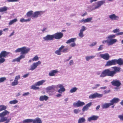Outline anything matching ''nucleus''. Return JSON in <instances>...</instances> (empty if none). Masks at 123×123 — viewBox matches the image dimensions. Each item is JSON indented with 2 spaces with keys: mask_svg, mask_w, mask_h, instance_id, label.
I'll return each instance as SVG.
<instances>
[{
  "mask_svg": "<svg viewBox=\"0 0 123 123\" xmlns=\"http://www.w3.org/2000/svg\"><path fill=\"white\" fill-rule=\"evenodd\" d=\"M111 68V70L108 68L103 70L101 73L100 77H104L107 76L112 77L117 73L120 72L121 69L120 67L116 66L113 67Z\"/></svg>",
  "mask_w": 123,
  "mask_h": 123,
  "instance_id": "obj_1",
  "label": "nucleus"
},
{
  "mask_svg": "<svg viewBox=\"0 0 123 123\" xmlns=\"http://www.w3.org/2000/svg\"><path fill=\"white\" fill-rule=\"evenodd\" d=\"M30 50L29 48H27L26 47H24L17 49L15 51L16 53L21 52V54H24L27 53L30 51Z\"/></svg>",
  "mask_w": 123,
  "mask_h": 123,
  "instance_id": "obj_2",
  "label": "nucleus"
},
{
  "mask_svg": "<svg viewBox=\"0 0 123 123\" xmlns=\"http://www.w3.org/2000/svg\"><path fill=\"white\" fill-rule=\"evenodd\" d=\"M41 64V62L40 61L38 62L34 63L30 66V68L29 69V70H33L37 68V67Z\"/></svg>",
  "mask_w": 123,
  "mask_h": 123,
  "instance_id": "obj_3",
  "label": "nucleus"
},
{
  "mask_svg": "<svg viewBox=\"0 0 123 123\" xmlns=\"http://www.w3.org/2000/svg\"><path fill=\"white\" fill-rule=\"evenodd\" d=\"M103 94H99L98 93L92 94L89 96L90 99H93L96 98H100L102 97Z\"/></svg>",
  "mask_w": 123,
  "mask_h": 123,
  "instance_id": "obj_4",
  "label": "nucleus"
},
{
  "mask_svg": "<svg viewBox=\"0 0 123 123\" xmlns=\"http://www.w3.org/2000/svg\"><path fill=\"white\" fill-rule=\"evenodd\" d=\"M56 88L57 89L60 88L58 91V92L60 93H62V92H64L65 91V89L64 88V86L62 84H58L57 85Z\"/></svg>",
  "mask_w": 123,
  "mask_h": 123,
  "instance_id": "obj_5",
  "label": "nucleus"
},
{
  "mask_svg": "<svg viewBox=\"0 0 123 123\" xmlns=\"http://www.w3.org/2000/svg\"><path fill=\"white\" fill-rule=\"evenodd\" d=\"M111 83L112 85L117 87H119L121 85V83L119 81L117 80H113L111 82Z\"/></svg>",
  "mask_w": 123,
  "mask_h": 123,
  "instance_id": "obj_6",
  "label": "nucleus"
},
{
  "mask_svg": "<svg viewBox=\"0 0 123 123\" xmlns=\"http://www.w3.org/2000/svg\"><path fill=\"white\" fill-rule=\"evenodd\" d=\"M54 35V38L56 39H59L61 38L63 36V33L61 32L56 33Z\"/></svg>",
  "mask_w": 123,
  "mask_h": 123,
  "instance_id": "obj_7",
  "label": "nucleus"
},
{
  "mask_svg": "<svg viewBox=\"0 0 123 123\" xmlns=\"http://www.w3.org/2000/svg\"><path fill=\"white\" fill-rule=\"evenodd\" d=\"M43 12L42 11H36L34 12L32 16V17L33 18H37L39 16H41L43 13Z\"/></svg>",
  "mask_w": 123,
  "mask_h": 123,
  "instance_id": "obj_8",
  "label": "nucleus"
},
{
  "mask_svg": "<svg viewBox=\"0 0 123 123\" xmlns=\"http://www.w3.org/2000/svg\"><path fill=\"white\" fill-rule=\"evenodd\" d=\"M54 35H48L45 37H43V39L46 41L51 40L53 39L54 37Z\"/></svg>",
  "mask_w": 123,
  "mask_h": 123,
  "instance_id": "obj_9",
  "label": "nucleus"
},
{
  "mask_svg": "<svg viewBox=\"0 0 123 123\" xmlns=\"http://www.w3.org/2000/svg\"><path fill=\"white\" fill-rule=\"evenodd\" d=\"M85 104V103L84 102H81L79 100L76 103H74L73 104V105L74 107H78L82 106Z\"/></svg>",
  "mask_w": 123,
  "mask_h": 123,
  "instance_id": "obj_10",
  "label": "nucleus"
},
{
  "mask_svg": "<svg viewBox=\"0 0 123 123\" xmlns=\"http://www.w3.org/2000/svg\"><path fill=\"white\" fill-rule=\"evenodd\" d=\"M115 65L114 59L109 60L107 61L105 65V66H110L112 65Z\"/></svg>",
  "mask_w": 123,
  "mask_h": 123,
  "instance_id": "obj_11",
  "label": "nucleus"
},
{
  "mask_svg": "<svg viewBox=\"0 0 123 123\" xmlns=\"http://www.w3.org/2000/svg\"><path fill=\"white\" fill-rule=\"evenodd\" d=\"M10 53L5 51H2L0 54V58L6 57Z\"/></svg>",
  "mask_w": 123,
  "mask_h": 123,
  "instance_id": "obj_12",
  "label": "nucleus"
},
{
  "mask_svg": "<svg viewBox=\"0 0 123 123\" xmlns=\"http://www.w3.org/2000/svg\"><path fill=\"white\" fill-rule=\"evenodd\" d=\"M82 29L80 30L79 33V36L80 38L83 37L84 36L83 32L86 30V27L84 26L82 27Z\"/></svg>",
  "mask_w": 123,
  "mask_h": 123,
  "instance_id": "obj_13",
  "label": "nucleus"
},
{
  "mask_svg": "<svg viewBox=\"0 0 123 123\" xmlns=\"http://www.w3.org/2000/svg\"><path fill=\"white\" fill-rule=\"evenodd\" d=\"M1 117L0 119V123L5 122L4 123H8L9 122L10 120L11 119H8L6 117Z\"/></svg>",
  "mask_w": 123,
  "mask_h": 123,
  "instance_id": "obj_14",
  "label": "nucleus"
},
{
  "mask_svg": "<svg viewBox=\"0 0 123 123\" xmlns=\"http://www.w3.org/2000/svg\"><path fill=\"white\" fill-rule=\"evenodd\" d=\"M100 56L101 58L106 60H108L110 58V56L107 53L104 54H101L100 55Z\"/></svg>",
  "mask_w": 123,
  "mask_h": 123,
  "instance_id": "obj_15",
  "label": "nucleus"
},
{
  "mask_svg": "<svg viewBox=\"0 0 123 123\" xmlns=\"http://www.w3.org/2000/svg\"><path fill=\"white\" fill-rule=\"evenodd\" d=\"M115 65L117 64L119 65H123V60L121 58H119L118 59H114Z\"/></svg>",
  "mask_w": 123,
  "mask_h": 123,
  "instance_id": "obj_16",
  "label": "nucleus"
},
{
  "mask_svg": "<svg viewBox=\"0 0 123 123\" xmlns=\"http://www.w3.org/2000/svg\"><path fill=\"white\" fill-rule=\"evenodd\" d=\"M55 86L52 85L51 86H49L47 87V90L48 92H52L55 91Z\"/></svg>",
  "mask_w": 123,
  "mask_h": 123,
  "instance_id": "obj_17",
  "label": "nucleus"
},
{
  "mask_svg": "<svg viewBox=\"0 0 123 123\" xmlns=\"http://www.w3.org/2000/svg\"><path fill=\"white\" fill-rule=\"evenodd\" d=\"M119 100H120L118 98H114L110 100V103L112 105H113L114 104H116L118 103Z\"/></svg>",
  "mask_w": 123,
  "mask_h": 123,
  "instance_id": "obj_18",
  "label": "nucleus"
},
{
  "mask_svg": "<svg viewBox=\"0 0 123 123\" xmlns=\"http://www.w3.org/2000/svg\"><path fill=\"white\" fill-rule=\"evenodd\" d=\"M99 117L97 116L93 115L88 118V121L90 122L91 121L97 120L98 118Z\"/></svg>",
  "mask_w": 123,
  "mask_h": 123,
  "instance_id": "obj_19",
  "label": "nucleus"
},
{
  "mask_svg": "<svg viewBox=\"0 0 123 123\" xmlns=\"http://www.w3.org/2000/svg\"><path fill=\"white\" fill-rule=\"evenodd\" d=\"M109 18L112 20H117L118 19L119 17L114 14H113L109 16Z\"/></svg>",
  "mask_w": 123,
  "mask_h": 123,
  "instance_id": "obj_20",
  "label": "nucleus"
},
{
  "mask_svg": "<svg viewBox=\"0 0 123 123\" xmlns=\"http://www.w3.org/2000/svg\"><path fill=\"white\" fill-rule=\"evenodd\" d=\"M105 3V1L104 0H101L98 2L97 4V6L95 7V8L96 9L98 8Z\"/></svg>",
  "mask_w": 123,
  "mask_h": 123,
  "instance_id": "obj_21",
  "label": "nucleus"
},
{
  "mask_svg": "<svg viewBox=\"0 0 123 123\" xmlns=\"http://www.w3.org/2000/svg\"><path fill=\"white\" fill-rule=\"evenodd\" d=\"M92 103L91 102L87 104L85 106H84L82 109V111H85L87 110L88 108L91 105Z\"/></svg>",
  "mask_w": 123,
  "mask_h": 123,
  "instance_id": "obj_22",
  "label": "nucleus"
},
{
  "mask_svg": "<svg viewBox=\"0 0 123 123\" xmlns=\"http://www.w3.org/2000/svg\"><path fill=\"white\" fill-rule=\"evenodd\" d=\"M49 98L48 96L46 95L41 96L39 98V100L40 101H43L44 100L47 101Z\"/></svg>",
  "mask_w": 123,
  "mask_h": 123,
  "instance_id": "obj_23",
  "label": "nucleus"
},
{
  "mask_svg": "<svg viewBox=\"0 0 123 123\" xmlns=\"http://www.w3.org/2000/svg\"><path fill=\"white\" fill-rule=\"evenodd\" d=\"M1 113H0V117H4L6 115L9 114V112L7 110Z\"/></svg>",
  "mask_w": 123,
  "mask_h": 123,
  "instance_id": "obj_24",
  "label": "nucleus"
},
{
  "mask_svg": "<svg viewBox=\"0 0 123 123\" xmlns=\"http://www.w3.org/2000/svg\"><path fill=\"white\" fill-rule=\"evenodd\" d=\"M32 123H42L41 119L39 118H36L35 119H33Z\"/></svg>",
  "mask_w": 123,
  "mask_h": 123,
  "instance_id": "obj_25",
  "label": "nucleus"
},
{
  "mask_svg": "<svg viewBox=\"0 0 123 123\" xmlns=\"http://www.w3.org/2000/svg\"><path fill=\"white\" fill-rule=\"evenodd\" d=\"M111 105H112L110 103H105L102 105V107L103 108L106 109L109 108Z\"/></svg>",
  "mask_w": 123,
  "mask_h": 123,
  "instance_id": "obj_26",
  "label": "nucleus"
},
{
  "mask_svg": "<svg viewBox=\"0 0 123 123\" xmlns=\"http://www.w3.org/2000/svg\"><path fill=\"white\" fill-rule=\"evenodd\" d=\"M92 17L87 18L85 20H84V19H83L82 20L80 21V22L81 23H82L83 22H84L85 23L88 22L92 20Z\"/></svg>",
  "mask_w": 123,
  "mask_h": 123,
  "instance_id": "obj_27",
  "label": "nucleus"
},
{
  "mask_svg": "<svg viewBox=\"0 0 123 123\" xmlns=\"http://www.w3.org/2000/svg\"><path fill=\"white\" fill-rule=\"evenodd\" d=\"M58 72V71L56 70H52L49 73V75L50 76H54L55 74L57 73Z\"/></svg>",
  "mask_w": 123,
  "mask_h": 123,
  "instance_id": "obj_28",
  "label": "nucleus"
},
{
  "mask_svg": "<svg viewBox=\"0 0 123 123\" xmlns=\"http://www.w3.org/2000/svg\"><path fill=\"white\" fill-rule=\"evenodd\" d=\"M110 40L109 41L108 46L112 45L115 43L117 41V40L116 39H114Z\"/></svg>",
  "mask_w": 123,
  "mask_h": 123,
  "instance_id": "obj_29",
  "label": "nucleus"
},
{
  "mask_svg": "<svg viewBox=\"0 0 123 123\" xmlns=\"http://www.w3.org/2000/svg\"><path fill=\"white\" fill-rule=\"evenodd\" d=\"M45 81L44 80H43L40 81H39L35 83V85L36 86H40L42 85L43 83Z\"/></svg>",
  "mask_w": 123,
  "mask_h": 123,
  "instance_id": "obj_30",
  "label": "nucleus"
},
{
  "mask_svg": "<svg viewBox=\"0 0 123 123\" xmlns=\"http://www.w3.org/2000/svg\"><path fill=\"white\" fill-rule=\"evenodd\" d=\"M7 9L8 7L5 6H4L3 7H0V12H6L7 11Z\"/></svg>",
  "mask_w": 123,
  "mask_h": 123,
  "instance_id": "obj_31",
  "label": "nucleus"
},
{
  "mask_svg": "<svg viewBox=\"0 0 123 123\" xmlns=\"http://www.w3.org/2000/svg\"><path fill=\"white\" fill-rule=\"evenodd\" d=\"M85 119L84 117H80L78 120V123H84L85 121Z\"/></svg>",
  "mask_w": 123,
  "mask_h": 123,
  "instance_id": "obj_32",
  "label": "nucleus"
},
{
  "mask_svg": "<svg viewBox=\"0 0 123 123\" xmlns=\"http://www.w3.org/2000/svg\"><path fill=\"white\" fill-rule=\"evenodd\" d=\"M33 119H27L24 120L23 121V123H29L32 122Z\"/></svg>",
  "mask_w": 123,
  "mask_h": 123,
  "instance_id": "obj_33",
  "label": "nucleus"
},
{
  "mask_svg": "<svg viewBox=\"0 0 123 123\" xmlns=\"http://www.w3.org/2000/svg\"><path fill=\"white\" fill-rule=\"evenodd\" d=\"M17 20V18H15L11 20L9 23V25H11L14 23L16 22Z\"/></svg>",
  "mask_w": 123,
  "mask_h": 123,
  "instance_id": "obj_34",
  "label": "nucleus"
},
{
  "mask_svg": "<svg viewBox=\"0 0 123 123\" xmlns=\"http://www.w3.org/2000/svg\"><path fill=\"white\" fill-rule=\"evenodd\" d=\"M33 12L32 11H30L28 12L26 14V16L27 17H30L33 14Z\"/></svg>",
  "mask_w": 123,
  "mask_h": 123,
  "instance_id": "obj_35",
  "label": "nucleus"
},
{
  "mask_svg": "<svg viewBox=\"0 0 123 123\" xmlns=\"http://www.w3.org/2000/svg\"><path fill=\"white\" fill-rule=\"evenodd\" d=\"M76 38H71V39L68 40L66 42V43L67 44L69 43L72 42H74L76 40Z\"/></svg>",
  "mask_w": 123,
  "mask_h": 123,
  "instance_id": "obj_36",
  "label": "nucleus"
},
{
  "mask_svg": "<svg viewBox=\"0 0 123 123\" xmlns=\"http://www.w3.org/2000/svg\"><path fill=\"white\" fill-rule=\"evenodd\" d=\"M6 108V107L4 105H0V112L5 110Z\"/></svg>",
  "mask_w": 123,
  "mask_h": 123,
  "instance_id": "obj_37",
  "label": "nucleus"
},
{
  "mask_svg": "<svg viewBox=\"0 0 123 123\" xmlns=\"http://www.w3.org/2000/svg\"><path fill=\"white\" fill-rule=\"evenodd\" d=\"M18 102V101L16 99L11 101L9 102V103L10 104H14L17 103Z\"/></svg>",
  "mask_w": 123,
  "mask_h": 123,
  "instance_id": "obj_38",
  "label": "nucleus"
},
{
  "mask_svg": "<svg viewBox=\"0 0 123 123\" xmlns=\"http://www.w3.org/2000/svg\"><path fill=\"white\" fill-rule=\"evenodd\" d=\"M95 56H86V59L87 61H89L90 59L93 58Z\"/></svg>",
  "mask_w": 123,
  "mask_h": 123,
  "instance_id": "obj_39",
  "label": "nucleus"
},
{
  "mask_svg": "<svg viewBox=\"0 0 123 123\" xmlns=\"http://www.w3.org/2000/svg\"><path fill=\"white\" fill-rule=\"evenodd\" d=\"M18 81H16V80H14L13 82H12V86H14L16 85L18 83Z\"/></svg>",
  "mask_w": 123,
  "mask_h": 123,
  "instance_id": "obj_40",
  "label": "nucleus"
},
{
  "mask_svg": "<svg viewBox=\"0 0 123 123\" xmlns=\"http://www.w3.org/2000/svg\"><path fill=\"white\" fill-rule=\"evenodd\" d=\"M77 90V88L76 87H74L71 89L70 90V92L71 93H73L75 92Z\"/></svg>",
  "mask_w": 123,
  "mask_h": 123,
  "instance_id": "obj_41",
  "label": "nucleus"
},
{
  "mask_svg": "<svg viewBox=\"0 0 123 123\" xmlns=\"http://www.w3.org/2000/svg\"><path fill=\"white\" fill-rule=\"evenodd\" d=\"M31 88L34 90H38L39 89V87L36 86L35 85L32 86H31Z\"/></svg>",
  "mask_w": 123,
  "mask_h": 123,
  "instance_id": "obj_42",
  "label": "nucleus"
},
{
  "mask_svg": "<svg viewBox=\"0 0 123 123\" xmlns=\"http://www.w3.org/2000/svg\"><path fill=\"white\" fill-rule=\"evenodd\" d=\"M30 20V18L28 19H25L23 18H22L20 19V21L22 22H24L29 21Z\"/></svg>",
  "mask_w": 123,
  "mask_h": 123,
  "instance_id": "obj_43",
  "label": "nucleus"
},
{
  "mask_svg": "<svg viewBox=\"0 0 123 123\" xmlns=\"http://www.w3.org/2000/svg\"><path fill=\"white\" fill-rule=\"evenodd\" d=\"M6 80V78L5 77L0 78V83L3 82Z\"/></svg>",
  "mask_w": 123,
  "mask_h": 123,
  "instance_id": "obj_44",
  "label": "nucleus"
},
{
  "mask_svg": "<svg viewBox=\"0 0 123 123\" xmlns=\"http://www.w3.org/2000/svg\"><path fill=\"white\" fill-rule=\"evenodd\" d=\"M38 57L37 55L35 56L32 59V61H36L38 59Z\"/></svg>",
  "mask_w": 123,
  "mask_h": 123,
  "instance_id": "obj_45",
  "label": "nucleus"
},
{
  "mask_svg": "<svg viewBox=\"0 0 123 123\" xmlns=\"http://www.w3.org/2000/svg\"><path fill=\"white\" fill-rule=\"evenodd\" d=\"M68 51V48H66L63 49L62 52L64 53H66Z\"/></svg>",
  "mask_w": 123,
  "mask_h": 123,
  "instance_id": "obj_46",
  "label": "nucleus"
},
{
  "mask_svg": "<svg viewBox=\"0 0 123 123\" xmlns=\"http://www.w3.org/2000/svg\"><path fill=\"white\" fill-rule=\"evenodd\" d=\"M5 60V59L4 58H0V64L3 63Z\"/></svg>",
  "mask_w": 123,
  "mask_h": 123,
  "instance_id": "obj_47",
  "label": "nucleus"
},
{
  "mask_svg": "<svg viewBox=\"0 0 123 123\" xmlns=\"http://www.w3.org/2000/svg\"><path fill=\"white\" fill-rule=\"evenodd\" d=\"M115 36L114 35H110L108 37V38L109 39H111V38H114L115 37Z\"/></svg>",
  "mask_w": 123,
  "mask_h": 123,
  "instance_id": "obj_48",
  "label": "nucleus"
},
{
  "mask_svg": "<svg viewBox=\"0 0 123 123\" xmlns=\"http://www.w3.org/2000/svg\"><path fill=\"white\" fill-rule=\"evenodd\" d=\"M61 52L59 50H56L55 53V54L58 55H60L61 54Z\"/></svg>",
  "mask_w": 123,
  "mask_h": 123,
  "instance_id": "obj_49",
  "label": "nucleus"
},
{
  "mask_svg": "<svg viewBox=\"0 0 123 123\" xmlns=\"http://www.w3.org/2000/svg\"><path fill=\"white\" fill-rule=\"evenodd\" d=\"M100 86V85L99 84H97L94 87H92V88L93 89H95L99 86Z\"/></svg>",
  "mask_w": 123,
  "mask_h": 123,
  "instance_id": "obj_50",
  "label": "nucleus"
},
{
  "mask_svg": "<svg viewBox=\"0 0 123 123\" xmlns=\"http://www.w3.org/2000/svg\"><path fill=\"white\" fill-rule=\"evenodd\" d=\"M80 111L79 110L77 109H75L74 110V112L75 114H77Z\"/></svg>",
  "mask_w": 123,
  "mask_h": 123,
  "instance_id": "obj_51",
  "label": "nucleus"
},
{
  "mask_svg": "<svg viewBox=\"0 0 123 123\" xmlns=\"http://www.w3.org/2000/svg\"><path fill=\"white\" fill-rule=\"evenodd\" d=\"M19 0H7V1L8 2H17Z\"/></svg>",
  "mask_w": 123,
  "mask_h": 123,
  "instance_id": "obj_52",
  "label": "nucleus"
},
{
  "mask_svg": "<svg viewBox=\"0 0 123 123\" xmlns=\"http://www.w3.org/2000/svg\"><path fill=\"white\" fill-rule=\"evenodd\" d=\"M119 31V29H116L115 30H114L113 31V32L114 33H116L118 32Z\"/></svg>",
  "mask_w": 123,
  "mask_h": 123,
  "instance_id": "obj_53",
  "label": "nucleus"
},
{
  "mask_svg": "<svg viewBox=\"0 0 123 123\" xmlns=\"http://www.w3.org/2000/svg\"><path fill=\"white\" fill-rule=\"evenodd\" d=\"M109 41L107 40H105L103 41H102V43H103L104 44L106 43H107V45L108 46L109 44Z\"/></svg>",
  "mask_w": 123,
  "mask_h": 123,
  "instance_id": "obj_54",
  "label": "nucleus"
},
{
  "mask_svg": "<svg viewBox=\"0 0 123 123\" xmlns=\"http://www.w3.org/2000/svg\"><path fill=\"white\" fill-rule=\"evenodd\" d=\"M20 78V75L16 76L15 78V80H16V81H18V80Z\"/></svg>",
  "mask_w": 123,
  "mask_h": 123,
  "instance_id": "obj_55",
  "label": "nucleus"
},
{
  "mask_svg": "<svg viewBox=\"0 0 123 123\" xmlns=\"http://www.w3.org/2000/svg\"><path fill=\"white\" fill-rule=\"evenodd\" d=\"M64 46L63 45H62L59 48L58 50L61 52H62V50L64 48Z\"/></svg>",
  "mask_w": 123,
  "mask_h": 123,
  "instance_id": "obj_56",
  "label": "nucleus"
},
{
  "mask_svg": "<svg viewBox=\"0 0 123 123\" xmlns=\"http://www.w3.org/2000/svg\"><path fill=\"white\" fill-rule=\"evenodd\" d=\"M103 45H101L100 46L99 48L98 49V51H100L102 50V49H103Z\"/></svg>",
  "mask_w": 123,
  "mask_h": 123,
  "instance_id": "obj_57",
  "label": "nucleus"
},
{
  "mask_svg": "<svg viewBox=\"0 0 123 123\" xmlns=\"http://www.w3.org/2000/svg\"><path fill=\"white\" fill-rule=\"evenodd\" d=\"M29 73L27 74H25L24 75H23V78H25L26 77H27L29 76Z\"/></svg>",
  "mask_w": 123,
  "mask_h": 123,
  "instance_id": "obj_58",
  "label": "nucleus"
},
{
  "mask_svg": "<svg viewBox=\"0 0 123 123\" xmlns=\"http://www.w3.org/2000/svg\"><path fill=\"white\" fill-rule=\"evenodd\" d=\"M96 42L93 43H92L90 45V46L91 47L95 45L96 44Z\"/></svg>",
  "mask_w": 123,
  "mask_h": 123,
  "instance_id": "obj_59",
  "label": "nucleus"
},
{
  "mask_svg": "<svg viewBox=\"0 0 123 123\" xmlns=\"http://www.w3.org/2000/svg\"><path fill=\"white\" fill-rule=\"evenodd\" d=\"M20 60L24 58L25 57V56L23 55H21L19 57Z\"/></svg>",
  "mask_w": 123,
  "mask_h": 123,
  "instance_id": "obj_60",
  "label": "nucleus"
},
{
  "mask_svg": "<svg viewBox=\"0 0 123 123\" xmlns=\"http://www.w3.org/2000/svg\"><path fill=\"white\" fill-rule=\"evenodd\" d=\"M29 94V93L28 92L24 93L23 94V96H27Z\"/></svg>",
  "mask_w": 123,
  "mask_h": 123,
  "instance_id": "obj_61",
  "label": "nucleus"
},
{
  "mask_svg": "<svg viewBox=\"0 0 123 123\" xmlns=\"http://www.w3.org/2000/svg\"><path fill=\"white\" fill-rule=\"evenodd\" d=\"M76 45V44L75 43H72L70 45V46L72 47H74V46Z\"/></svg>",
  "mask_w": 123,
  "mask_h": 123,
  "instance_id": "obj_62",
  "label": "nucleus"
},
{
  "mask_svg": "<svg viewBox=\"0 0 123 123\" xmlns=\"http://www.w3.org/2000/svg\"><path fill=\"white\" fill-rule=\"evenodd\" d=\"M69 64L70 65H72L73 64V60H71L69 62Z\"/></svg>",
  "mask_w": 123,
  "mask_h": 123,
  "instance_id": "obj_63",
  "label": "nucleus"
},
{
  "mask_svg": "<svg viewBox=\"0 0 123 123\" xmlns=\"http://www.w3.org/2000/svg\"><path fill=\"white\" fill-rule=\"evenodd\" d=\"M123 34V32H119L117 34V35H121Z\"/></svg>",
  "mask_w": 123,
  "mask_h": 123,
  "instance_id": "obj_64",
  "label": "nucleus"
}]
</instances>
